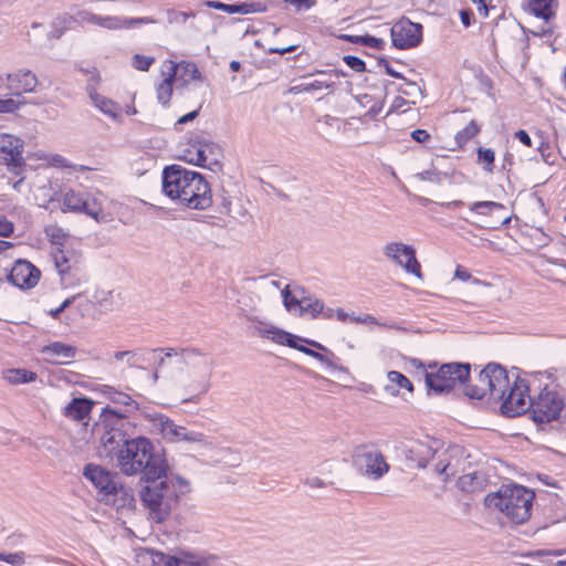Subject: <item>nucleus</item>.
Instances as JSON below:
<instances>
[{"mask_svg": "<svg viewBox=\"0 0 566 566\" xmlns=\"http://www.w3.org/2000/svg\"><path fill=\"white\" fill-rule=\"evenodd\" d=\"M191 170L180 166L170 165L164 168L161 174L163 192L179 203L181 196L190 181Z\"/></svg>", "mask_w": 566, "mask_h": 566, "instance_id": "nucleus-15", "label": "nucleus"}, {"mask_svg": "<svg viewBox=\"0 0 566 566\" xmlns=\"http://www.w3.org/2000/svg\"><path fill=\"white\" fill-rule=\"evenodd\" d=\"M470 210L481 216H491L496 211L505 210V207L495 201H476L470 205Z\"/></svg>", "mask_w": 566, "mask_h": 566, "instance_id": "nucleus-35", "label": "nucleus"}, {"mask_svg": "<svg viewBox=\"0 0 566 566\" xmlns=\"http://www.w3.org/2000/svg\"><path fill=\"white\" fill-rule=\"evenodd\" d=\"M409 104L410 102L405 99L402 96L395 97L387 113V116L390 115L391 113L399 112L402 107ZM411 104H415V102H411Z\"/></svg>", "mask_w": 566, "mask_h": 566, "instance_id": "nucleus-56", "label": "nucleus"}, {"mask_svg": "<svg viewBox=\"0 0 566 566\" xmlns=\"http://www.w3.org/2000/svg\"><path fill=\"white\" fill-rule=\"evenodd\" d=\"M78 296H80V294H76V295H73V296H71V297H67L66 300H64V301H63V303H62L59 307H56V308H54V310H51V311L49 312V315H50L52 318H55V319H56V318H59L60 314H61L65 308H67V307H69V306H70V305H71V304L76 300V297H78Z\"/></svg>", "mask_w": 566, "mask_h": 566, "instance_id": "nucleus-53", "label": "nucleus"}, {"mask_svg": "<svg viewBox=\"0 0 566 566\" xmlns=\"http://www.w3.org/2000/svg\"><path fill=\"white\" fill-rule=\"evenodd\" d=\"M196 158H197V149L192 148L190 146V142H189L187 144V147L182 151L181 159H184L185 161H187L189 164L197 166V161H195Z\"/></svg>", "mask_w": 566, "mask_h": 566, "instance_id": "nucleus-55", "label": "nucleus"}, {"mask_svg": "<svg viewBox=\"0 0 566 566\" xmlns=\"http://www.w3.org/2000/svg\"><path fill=\"white\" fill-rule=\"evenodd\" d=\"M81 71L85 75H87L88 84L86 86V92L94 106L97 107L105 115L109 116L113 119H116L119 116V106L112 99L98 94L95 90V84H97L99 81L98 71L95 67H93L92 70L81 69Z\"/></svg>", "mask_w": 566, "mask_h": 566, "instance_id": "nucleus-17", "label": "nucleus"}, {"mask_svg": "<svg viewBox=\"0 0 566 566\" xmlns=\"http://www.w3.org/2000/svg\"><path fill=\"white\" fill-rule=\"evenodd\" d=\"M564 408V401L557 392L546 388L534 399H530V413L536 423L556 420Z\"/></svg>", "mask_w": 566, "mask_h": 566, "instance_id": "nucleus-10", "label": "nucleus"}, {"mask_svg": "<svg viewBox=\"0 0 566 566\" xmlns=\"http://www.w3.org/2000/svg\"><path fill=\"white\" fill-rule=\"evenodd\" d=\"M557 4V0H528L530 11L546 22L555 17Z\"/></svg>", "mask_w": 566, "mask_h": 566, "instance_id": "nucleus-33", "label": "nucleus"}, {"mask_svg": "<svg viewBox=\"0 0 566 566\" xmlns=\"http://www.w3.org/2000/svg\"><path fill=\"white\" fill-rule=\"evenodd\" d=\"M343 60L346 63V65L355 72H364L366 70L365 62L358 56L345 55Z\"/></svg>", "mask_w": 566, "mask_h": 566, "instance_id": "nucleus-46", "label": "nucleus"}, {"mask_svg": "<svg viewBox=\"0 0 566 566\" xmlns=\"http://www.w3.org/2000/svg\"><path fill=\"white\" fill-rule=\"evenodd\" d=\"M353 467L363 476L377 481L390 470L382 452L375 444H359L353 451Z\"/></svg>", "mask_w": 566, "mask_h": 566, "instance_id": "nucleus-9", "label": "nucleus"}, {"mask_svg": "<svg viewBox=\"0 0 566 566\" xmlns=\"http://www.w3.org/2000/svg\"><path fill=\"white\" fill-rule=\"evenodd\" d=\"M175 75L169 74L158 86H157V99L160 104L167 105L172 94V81Z\"/></svg>", "mask_w": 566, "mask_h": 566, "instance_id": "nucleus-38", "label": "nucleus"}, {"mask_svg": "<svg viewBox=\"0 0 566 566\" xmlns=\"http://www.w3.org/2000/svg\"><path fill=\"white\" fill-rule=\"evenodd\" d=\"M454 276L458 280L463 281V282L470 281L472 279L471 273L467 269L461 266V265L457 266L455 272H454Z\"/></svg>", "mask_w": 566, "mask_h": 566, "instance_id": "nucleus-61", "label": "nucleus"}, {"mask_svg": "<svg viewBox=\"0 0 566 566\" xmlns=\"http://www.w3.org/2000/svg\"><path fill=\"white\" fill-rule=\"evenodd\" d=\"M59 275L61 284L65 289L75 287L88 281L84 263L64 270L63 272H60Z\"/></svg>", "mask_w": 566, "mask_h": 566, "instance_id": "nucleus-29", "label": "nucleus"}, {"mask_svg": "<svg viewBox=\"0 0 566 566\" xmlns=\"http://www.w3.org/2000/svg\"><path fill=\"white\" fill-rule=\"evenodd\" d=\"M284 2L294 6L298 11H301L312 8L316 0H284Z\"/></svg>", "mask_w": 566, "mask_h": 566, "instance_id": "nucleus-59", "label": "nucleus"}, {"mask_svg": "<svg viewBox=\"0 0 566 566\" xmlns=\"http://www.w3.org/2000/svg\"><path fill=\"white\" fill-rule=\"evenodd\" d=\"M359 42L369 48L381 50L385 45V41L382 39H378L371 35H364V38H358Z\"/></svg>", "mask_w": 566, "mask_h": 566, "instance_id": "nucleus-50", "label": "nucleus"}, {"mask_svg": "<svg viewBox=\"0 0 566 566\" xmlns=\"http://www.w3.org/2000/svg\"><path fill=\"white\" fill-rule=\"evenodd\" d=\"M395 48L406 50L417 46L422 40V25L408 19H400L390 30Z\"/></svg>", "mask_w": 566, "mask_h": 566, "instance_id": "nucleus-16", "label": "nucleus"}, {"mask_svg": "<svg viewBox=\"0 0 566 566\" xmlns=\"http://www.w3.org/2000/svg\"><path fill=\"white\" fill-rule=\"evenodd\" d=\"M515 137L525 146H532V138L526 130L520 129L515 133Z\"/></svg>", "mask_w": 566, "mask_h": 566, "instance_id": "nucleus-62", "label": "nucleus"}, {"mask_svg": "<svg viewBox=\"0 0 566 566\" xmlns=\"http://www.w3.org/2000/svg\"><path fill=\"white\" fill-rule=\"evenodd\" d=\"M548 149H549V145L545 142H541L539 146L537 147V150L541 153L543 160L546 164H553V161L549 159L551 155L547 154Z\"/></svg>", "mask_w": 566, "mask_h": 566, "instance_id": "nucleus-63", "label": "nucleus"}, {"mask_svg": "<svg viewBox=\"0 0 566 566\" xmlns=\"http://www.w3.org/2000/svg\"><path fill=\"white\" fill-rule=\"evenodd\" d=\"M195 17V13L193 12H181V11H176V10H168L167 11V20L170 24L172 23H178V24H184L187 22L188 18H193Z\"/></svg>", "mask_w": 566, "mask_h": 566, "instance_id": "nucleus-44", "label": "nucleus"}, {"mask_svg": "<svg viewBox=\"0 0 566 566\" xmlns=\"http://www.w3.org/2000/svg\"><path fill=\"white\" fill-rule=\"evenodd\" d=\"M460 18H461V22L463 23L464 27H470L471 22L474 18V14L471 10H461Z\"/></svg>", "mask_w": 566, "mask_h": 566, "instance_id": "nucleus-64", "label": "nucleus"}, {"mask_svg": "<svg viewBox=\"0 0 566 566\" xmlns=\"http://www.w3.org/2000/svg\"><path fill=\"white\" fill-rule=\"evenodd\" d=\"M438 449L439 441L437 440H418L408 449L407 458L415 462L418 468H424L438 452Z\"/></svg>", "mask_w": 566, "mask_h": 566, "instance_id": "nucleus-21", "label": "nucleus"}, {"mask_svg": "<svg viewBox=\"0 0 566 566\" xmlns=\"http://www.w3.org/2000/svg\"><path fill=\"white\" fill-rule=\"evenodd\" d=\"M151 23H156V20H154L150 17L124 18V29H128V28L142 25V24H151Z\"/></svg>", "mask_w": 566, "mask_h": 566, "instance_id": "nucleus-48", "label": "nucleus"}, {"mask_svg": "<svg viewBox=\"0 0 566 566\" xmlns=\"http://www.w3.org/2000/svg\"><path fill=\"white\" fill-rule=\"evenodd\" d=\"M14 231V226L6 217L0 216V237H10Z\"/></svg>", "mask_w": 566, "mask_h": 566, "instance_id": "nucleus-54", "label": "nucleus"}, {"mask_svg": "<svg viewBox=\"0 0 566 566\" xmlns=\"http://www.w3.org/2000/svg\"><path fill=\"white\" fill-rule=\"evenodd\" d=\"M411 137L420 144L426 143L431 138L430 134L426 129H415L411 133Z\"/></svg>", "mask_w": 566, "mask_h": 566, "instance_id": "nucleus-60", "label": "nucleus"}, {"mask_svg": "<svg viewBox=\"0 0 566 566\" xmlns=\"http://www.w3.org/2000/svg\"><path fill=\"white\" fill-rule=\"evenodd\" d=\"M480 132V127L475 120H471L462 130L455 135V140L459 145L468 143Z\"/></svg>", "mask_w": 566, "mask_h": 566, "instance_id": "nucleus-39", "label": "nucleus"}, {"mask_svg": "<svg viewBox=\"0 0 566 566\" xmlns=\"http://www.w3.org/2000/svg\"><path fill=\"white\" fill-rule=\"evenodd\" d=\"M0 284L6 279L8 282L23 290L34 287L39 280L41 272L30 261L18 259L10 270L0 264Z\"/></svg>", "mask_w": 566, "mask_h": 566, "instance_id": "nucleus-12", "label": "nucleus"}, {"mask_svg": "<svg viewBox=\"0 0 566 566\" xmlns=\"http://www.w3.org/2000/svg\"><path fill=\"white\" fill-rule=\"evenodd\" d=\"M93 408V402L87 398H74L64 408V416L73 420L85 419Z\"/></svg>", "mask_w": 566, "mask_h": 566, "instance_id": "nucleus-31", "label": "nucleus"}, {"mask_svg": "<svg viewBox=\"0 0 566 566\" xmlns=\"http://www.w3.org/2000/svg\"><path fill=\"white\" fill-rule=\"evenodd\" d=\"M296 312L300 315H308L311 318H316L318 315H323L324 318L332 319L334 315V308H325L324 303L315 297L314 295L308 296V301L298 304Z\"/></svg>", "mask_w": 566, "mask_h": 566, "instance_id": "nucleus-27", "label": "nucleus"}, {"mask_svg": "<svg viewBox=\"0 0 566 566\" xmlns=\"http://www.w3.org/2000/svg\"><path fill=\"white\" fill-rule=\"evenodd\" d=\"M390 382L396 384L399 388L407 389L408 391L413 390L412 382L401 373L391 370L387 375Z\"/></svg>", "mask_w": 566, "mask_h": 566, "instance_id": "nucleus-42", "label": "nucleus"}, {"mask_svg": "<svg viewBox=\"0 0 566 566\" xmlns=\"http://www.w3.org/2000/svg\"><path fill=\"white\" fill-rule=\"evenodd\" d=\"M8 87L15 91L17 95L21 93L33 92L38 85L36 76L29 70L19 71L7 75Z\"/></svg>", "mask_w": 566, "mask_h": 566, "instance_id": "nucleus-23", "label": "nucleus"}, {"mask_svg": "<svg viewBox=\"0 0 566 566\" xmlns=\"http://www.w3.org/2000/svg\"><path fill=\"white\" fill-rule=\"evenodd\" d=\"M52 258L57 273L64 270L77 266L83 263L82 255L73 250L56 247L52 252Z\"/></svg>", "mask_w": 566, "mask_h": 566, "instance_id": "nucleus-26", "label": "nucleus"}, {"mask_svg": "<svg viewBox=\"0 0 566 566\" xmlns=\"http://www.w3.org/2000/svg\"><path fill=\"white\" fill-rule=\"evenodd\" d=\"M46 234L51 238V241L54 245H62L66 234L61 228H52L46 231Z\"/></svg>", "mask_w": 566, "mask_h": 566, "instance_id": "nucleus-51", "label": "nucleus"}, {"mask_svg": "<svg viewBox=\"0 0 566 566\" xmlns=\"http://www.w3.org/2000/svg\"><path fill=\"white\" fill-rule=\"evenodd\" d=\"M41 353L45 355L48 360L54 358H61V360H54L56 364H67L64 359H73L77 354V348L73 345L64 344L62 342H52L42 347Z\"/></svg>", "mask_w": 566, "mask_h": 566, "instance_id": "nucleus-25", "label": "nucleus"}, {"mask_svg": "<svg viewBox=\"0 0 566 566\" xmlns=\"http://www.w3.org/2000/svg\"><path fill=\"white\" fill-rule=\"evenodd\" d=\"M486 484V476L484 473L474 471L463 474L458 480V486L469 493L482 491Z\"/></svg>", "mask_w": 566, "mask_h": 566, "instance_id": "nucleus-32", "label": "nucleus"}, {"mask_svg": "<svg viewBox=\"0 0 566 566\" xmlns=\"http://www.w3.org/2000/svg\"><path fill=\"white\" fill-rule=\"evenodd\" d=\"M283 304L289 312H296V306L298 304L305 303L308 301V296L312 294L301 285H293V289H290V285H286L281 292Z\"/></svg>", "mask_w": 566, "mask_h": 566, "instance_id": "nucleus-28", "label": "nucleus"}, {"mask_svg": "<svg viewBox=\"0 0 566 566\" xmlns=\"http://www.w3.org/2000/svg\"><path fill=\"white\" fill-rule=\"evenodd\" d=\"M3 378L13 385L34 381L36 374L27 369H8L3 373Z\"/></svg>", "mask_w": 566, "mask_h": 566, "instance_id": "nucleus-34", "label": "nucleus"}, {"mask_svg": "<svg viewBox=\"0 0 566 566\" xmlns=\"http://www.w3.org/2000/svg\"><path fill=\"white\" fill-rule=\"evenodd\" d=\"M0 560L6 562L12 566H22L25 563L24 553H0Z\"/></svg>", "mask_w": 566, "mask_h": 566, "instance_id": "nucleus-45", "label": "nucleus"}, {"mask_svg": "<svg viewBox=\"0 0 566 566\" xmlns=\"http://www.w3.org/2000/svg\"><path fill=\"white\" fill-rule=\"evenodd\" d=\"M23 142L9 134L0 135V159L8 166L21 168L24 164L23 157Z\"/></svg>", "mask_w": 566, "mask_h": 566, "instance_id": "nucleus-18", "label": "nucleus"}, {"mask_svg": "<svg viewBox=\"0 0 566 566\" xmlns=\"http://www.w3.org/2000/svg\"><path fill=\"white\" fill-rule=\"evenodd\" d=\"M207 7L221 10L228 14H250L256 12H264L266 6L263 2H237V3H223L221 1H207Z\"/></svg>", "mask_w": 566, "mask_h": 566, "instance_id": "nucleus-22", "label": "nucleus"}, {"mask_svg": "<svg viewBox=\"0 0 566 566\" xmlns=\"http://www.w3.org/2000/svg\"><path fill=\"white\" fill-rule=\"evenodd\" d=\"M384 255L401 266L407 273L422 280L421 265L416 258V250L412 245L401 242H389L384 247Z\"/></svg>", "mask_w": 566, "mask_h": 566, "instance_id": "nucleus-14", "label": "nucleus"}, {"mask_svg": "<svg viewBox=\"0 0 566 566\" xmlns=\"http://www.w3.org/2000/svg\"><path fill=\"white\" fill-rule=\"evenodd\" d=\"M77 19L81 22L98 25L99 14H95L87 10L78 11Z\"/></svg>", "mask_w": 566, "mask_h": 566, "instance_id": "nucleus-52", "label": "nucleus"}, {"mask_svg": "<svg viewBox=\"0 0 566 566\" xmlns=\"http://www.w3.org/2000/svg\"><path fill=\"white\" fill-rule=\"evenodd\" d=\"M155 62L153 56H146L143 54H134L132 64L136 70L148 71L150 65Z\"/></svg>", "mask_w": 566, "mask_h": 566, "instance_id": "nucleus-43", "label": "nucleus"}, {"mask_svg": "<svg viewBox=\"0 0 566 566\" xmlns=\"http://www.w3.org/2000/svg\"><path fill=\"white\" fill-rule=\"evenodd\" d=\"M63 206L66 210L73 212H83L96 221H106V216L101 213V209L95 205H91L85 198L84 195L74 190H69L63 196Z\"/></svg>", "mask_w": 566, "mask_h": 566, "instance_id": "nucleus-19", "label": "nucleus"}, {"mask_svg": "<svg viewBox=\"0 0 566 566\" xmlns=\"http://www.w3.org/2000/svg\"><path fill=\"white\" fill-rule=\"evenodd\" d=\"M179 70H184L185 75L189 77V80H200L201 73L199 72L197 65L191 62H182L180 64H174L171 66V73L174 75L177 74Z\"/></svg>", "mask_w": 566, "mask_h": 566, "instance_id": "nucleus-40", "label": "nucleus"}, {"mask_svg": "<svg viewBox=\"0 0 566 566\" xmlns=\"http://www.w3.org/2000/svg\"><path fill=\"white\" fill-rule=\"evenodd\" d=\"M19 103L12 98L0 99V113H11L18 109Z\"/></svg>", "mask_w": 566, "mask_h": 566, "instance_id": "nucleus-58", "label": "nucleus"}, {"mask_svg": "<svg viewBox=\"0 0 566 566\" xmlns=\"http://www.w3.org/2000/svg\"><path fill=\"white\" fill-rule=\"evenodd\" d=\"M98 27L107 30L124 29V18L117 15H99Z\"/></svg>", "mask_w": 566, "mask_h": 566, "instance_id": "nucleus-41", "label": "nucleus"}, {"mask_svg": "<svg viewBox=\"0 0 566 566\" xmlns=\"http://www.w3.org/2000/svg\"><path fill=\"white\" fill-rule=\"evenodd\" d=\"M125 433L120 429L112 428L109 430H105V432L101 437V444L103 446L104 452L106 457L116 458L122 449H124V443L128 442Z\"/></svg>", "mask_w": 566, "mask_h": 566, "instance_id": "nucleus-24", "label": "nucleus"}, {"mask_svg": "<svg viewBox=\"0 0 566 566\" xmlns=\"http://www.w3.org/2000/svg\"><path fill=\"white\" fill-rule=\"evenodd\" d=\"M139 491L140 500L148 510L149 518L156 523L167 521L180 497L188 493L189 482L168 470L161 478L144 480Z\"/></svg>", "mask_w": 566, "mask_h": 566, "instance_id": "nucleus-2", "label": "nucleus"}, {"mask_svg": "<svg viewBox=\"0 0 566 566\" xmlns=\"http://www.w3.org/2000/svg\"><path fill=\"white\" fill-rule=\"evenodd\" d=\"M160 427L164 437L174 442L186 441L191 443H206V437L202 432L189 430L184 426L176 424L170 419L161 421Z\"/></svg>", "mask_w": 566, "mask_h": 566, "instance_id": "nucleus-20", "label": "nucleus"}, {"mask_svg": "<svg viewBox=\"0 0 566 566\" xmlns=\"http://www.w3.org/2000/svg\"><path fill=\"white\" fill-rule=\"evenodd\" d=\"M495 153L491 148L480 147L478 149V164L491 174L494 170Z\"/></svg>", "mask_w": 566, "mask_h": 566, "instance_id": "nucleus-37", "label": "nucleus"}, {"mask_svg": "<svg viewBox=\"0 0 566 566\" xmlns=\"http://www.w3.org/2000/svg\"><path fill=\"white\" fill-rule=\"evenodd\" d=\"M179 205L193 210H206L211 207V188L200 172L191 170L190 181L180 198Z\"/></svg>", "mask_w": 566, "mask_h": 566, "instance_id": "nucleus-11", "label": "nucleus"}, {"mask_svg": "<svg viewBox=\"0 0 566 566\" xmlns=\"http://www.w3.org/2000/svg\"><path fill=\"white\" fill-rule=\"evenodd\" d=\"M424 374L428 394L444 395L458 386L467 388L470 378L471 365L468 363H429ZM465 391V389H463Z\"/></svg>", "mask_w": 566, "mask_h": 566, "instance_id": "nucleus-5", "label": "nucleus"}, {"mask_svg": "<svg viewBox=\"0 0 566 566\" xmlns=\"http://www.w3.org/2000/svg\"><path fill=\"white\" fill-rule=\"evenodd\" d=\"M334 86L333 81L328 80H315L311 83H302L296 86L291 87V92L301 93V92H313L332 88Z\"/></svg>", "mask_w": 566, "mask_h": 566, "instance_id": "nucleus-36", "label": "nucleus"}, {"mask_svg": "<svg viewBox=\"0 0 566 566\" xmlns=\"http://www.w3.org/2000/svg\"><path fill=\"white\" fill-rule=\"evenodd\" d=\"M116 461L125 475L142 474V480L161 478L168 470L164 455L154 452L153 443L144 437L124 443Z\"/></svg>", "mask_w": 566, "mask_h": 566, "instance_id": "nucleus-3", "label": "nucleus"}, {"mask_svg": "<svg viewBox=\"0 0 566 566\" xmlns=\"http://www.w3.org/2000/svg\"><path fill=\"white\" fill-rule=\"evenodd\" d=\"M83 476L92 483L101 501L117 503L118 506L130 505L134 497L130 490L119 483L117 474L109 472L102 465L88 463L83 469Z\"/></svg>", "mask_w": 566, "mask_h": 566, "instance_id": "nucleus-8", "label": "nucleus"}, {"mask_svg": "<svg viewBox=\"0 0 566 566\" xmlns=\"http://www.w3.org/2000/svg\"><path fill=\"white\" fill-rule=\"evenodd\" d=\"M534 499V491L526 486L503 484L485 496L484 504L503 514L512 524L522 525L531 518Z\"/></svg>", "mask_w": 566, "mask_h": 566, "instance_id": "nucleus-4", "label": "nucleus"}, {"mask_svg": "<svg viewBox=\"0 0 566 566\" xmlns=\"http://www.w3.org/2000/svg\"><path fill=\"white\" fill-rule=\"evenodd\" d=\"M253 329L256 335L260 337H265L273 343L279 345L287 346L294 348L298 352H302L324 364L328 369L339 370L347 373V368L340 366L338 364L339 358L333 352H324L325 354L300 344L301 336L294 335L290 332H286L282 328H279L272 324H268L261 321H253Z\"/></svg>", "mask_w": 566, "mask_h": 566, "instance_id": "nucleus-6", "label": "nucleus"}, {"mask_svg": "<svg viewBox=\"0 0 566 566\" xmlns=\"http://www.w3.org/2000/svg\"><path fill=\"white\" fill-rule=\"evenodd\" d=\"M159 562H161L165 566H186V562L177 556L166 555L164 553H158Z\"/></svg>", "mask_w": 566, "mask_h": 566, "instance_id": "nucleus-49", "label": "nucleus"}, {"mask_svg": "<svg viewBox=\"0 0 566 566\" xmlns=\"http://www.w3.org/2000/svg\"><path fill=\"white\" fill-rule=\"evenodd\" d=\"M528 384L518 375L497 364H489L478 377V384L467 386L465 396L471 399H482L486 394L492 399L501 400V412L506 417H516L530 411Z\"/></svg>", "mask_w": 566, "mask_h": 566, "instance_id": "nucleus-1", "label": "nucleus"}, {"mask_svg": "<svg viewBox=\"0 0 566 566\" xmlns=\"http://www.w3.org/2000/svg\"><path fill=\"white\" fill-rule=\"evenodd\" d=\"M406 87H399L398 92L407 95V96H415V95H422L421 87L412 81L406 80Z\"/></svg>", "mask_w": 566, "mask_h": 566, "instance_id": "nucleus-47", "label": "nucleus"}, {"mask_svg": "<svg viewBox=\"0 0 566 566\" xmlns=\"http://www.w3.org/2000/svg\"><path fill=\"white\" fill-rule=\"evenodd\" d=\"M378 65L384 66V69H385V71H386V73H387L388 75H390V76H392V77H395V78H401V80H405V76H403L401 73H399V72L395 71V70L392 69V66L390 65L389 61H388V60H386L385 57H381V59H379V60H378Z\"/></svg>", "mask_w": 566, "mask_h": 566, "instance_id": "nucleus-57", "label": "nucleus"}, {"mask_svg": "<svg viewBox=\"0 0 566 566\" xmlns=\"http://www.w3.org/2000/svg\"><path fill=\"white\" fill-rule=\"evenodd\" d=\"M190 146L197 149V166L208 168L211 171L220 169V159L222 151L219 145L212 142V139L203 134H196L190 138Z\"/></svg>", "mask_w": 566, "mask_h": 566, "instance_id": "nucleus-13", "label": "nucleus"}, {"mask_svg": "<svg viewBox=\"0 0 566 566\" xmlns=\"http://www.w3.org/2000/svg\"><path fill=\"white\" fill-rule=\"evenodd\" d=\"M181 363L188 366L193 379L189 384V389L195 392L193 396L184 399V402H197L199 398L206 395L211 388V376L214 368L213 358L197 347L180 348Z\"/></svg>", "mask_w": 566, "mask_h": 566, "instance_id": "nucleus-7", "label": "nucleus"}, {"mask_svg": "<svg viewBox=\"0 0 566 566\" xmlns=\"http://www.w3.org/2000/svg\"><path fill=\"white\" fill-rule=\"evenodd\" d=\"M158 349H137V350H123L116 352L114 358L122 360L127 358V365L129 368H142V365L150 360L149 356L156 354Z\"/></svg>", "mask_w": 566, "mask_h": 566, "instance_id": "nucleus-30", "label": "nucleus"}]
</instances>
